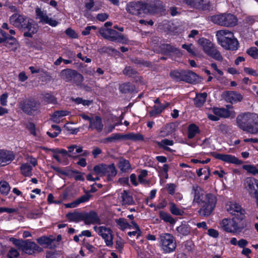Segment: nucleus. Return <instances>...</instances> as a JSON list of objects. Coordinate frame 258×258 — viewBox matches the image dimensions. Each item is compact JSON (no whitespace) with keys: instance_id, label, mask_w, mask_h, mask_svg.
<instances>
[{"instance_id":"13","label":"nucleus","mask_w":258,"mask_h":258,"mask_svg":"<svg viewBox=\"0 0 258 258\" xmlns=\"http://www.w3.org/2000/svg\"><path fill=\"white\" fill-rule=\"evenodd\" d=\"M244 187L251 197L258 192V180L253 177H247L244 181Z\"/></svg>"},{"instance_id":"39","label":"nucleus","mask_w":258,"mask_h":258,"mask_svg":"<svg viewBox=\"0 0 258 258\" xmlns=\"http://www.w3.org/2000/svg\"><path fill=\"white\" fill-rule=\"evenodd\" d=\"M183 1L192 7L204 8V0H180V3Z\"/></svg>"},{"instance_id":"38","label":"nucleus","mask_w":258,"mask_h":258,"mask_svg":"<svg viewBox=\"0 0 258 258\" xmlns=\"http://www.w3.org/2000/svg\"><path fill=\"white\" fill-rule=\"evenodd\" d=\"M200 133L199 127L195 124H191L188 127L187 137L192 139L196 135Z\"/></svg>"},{"instance_id":"33","label":"nucleus","mask_w":258,"mask_h":258,"mask_svg":"<svg viewBox=\"0 0 258 258\" xmlns=\"http://www.w3.org/2000/svg\"><path fill=\"white\" fill-rule=\"evenodd\" d=\"M69 112L64 110H60L55 111L51 117V120L56 123H59L62 117L69 114Z\"/></svg>"},{"instance_id":"57","label":"nucleus","mask_w":258,"mask_h":258,"mask_svg":"<svg viewBox=\"0 0 258 258\" xmlns=\"http://www.w3.org/2000/svg\"><path fill=\"white\" fill-rule=\"evenodd\" d=\"M182 48L185 49L190 55H195L196 54L194 48L192 44L188 45L183 44Z\"/></svg>"},{"instance_id":"44","label":"nucleus","mask_w":258,"mask_h":258,"mask_svg":"<svg viewBox=\"0 0 258 258\" xmlns=\"http://www.w3.org/2000/svg\"><path fill=\"white\" fill-rule=\"evenodd\" d=\"M118 167L122 172H128L131 169V165L129 162L125 159H120Z\"/></svg>"},{"instance_id":"41","label":"nucleus","mask_w":258,"mask_h":258,"mask_svg":"<svg viewBox=\"0 0 258 258\" xmlns=\"http://www.w3.org/2000/svg\"><path fill=\"white\" fill-rule=\"evenodd\" d=\"M117 225L122 230L132 228V224H130L124 218H119L116 221Z\"/></svg>"},{"instance_id":"9","label":"nucleus","mask_w":258,"mask_h":258,"mask_svg":"<svg viewBox=\"0 0 258 258\" xmlns=\"http://www.w3.org/2000/svg\"><path fill=\"white\" fill-rule=\"evenodd\" d=\"M94 173L97 176H107L108 178L116 175L117 171L113 164L106 165L100 164L94 167Z\"/></svg>"},{"instance_id":"47","label":"nucleus","mask_w":258,"mask_h":258,"mask_svg":"<svg viewBox=\"0 0 258 258\" xmlns=\"http://www.w3.org/2000/svg\"><path fill=\"white\" fill-rule=\"evenodd\" d=\"M224 17V14L213 16L211 18V20L215 24L223 26Z\"/></svg>"},{"instance_id":"5","label":"nucleus","mask_w":258,"mask_h":258,"mask_svg":"<svg viewBox=\"0 0 258 258\" xmlns=\"http://www.w3.org/2000/svg\"><path fill=\"white\" fill-rule=\"evenodd\" d=\"M220 225L223 230L231 233L241 231L244 227L241 221H238L235 217L224 218L221 221Z\"/></svg>"},{"instance_id":"60","label":"nucleus","mask_w":258,"mask_h":258,"mask_svg":"<svg viewBox=\"0 0 258 258\" xmlns=\"http://www.w3.org/2000/svg\"><path fill=\"white\" fill-rule=\"evenodd\" d=\"M176 185L174 183H168L166 184V188L168 193L171 195L175 194Z\"/></svg>"},{"instance_id":"35","label":"nucleus","mask_w":258,"mask_h":258,"mask_svg":"<svg viewBox=\"0 0 258 258\" xmlns=\"http://www.w3.org/2000/svg\"><path fill=\"white\" fill-rule=\"evenodd\" d=\"M178 233L182 236H186L190 233V227L186 223H182L176 228Z\"/></svg>"},{"instance_id":"46","label":"nucleus","mask_w":258,"mask_h":258,"mask_svg":"<svg viewBox=\"0 0 258 258\" xmlns=\"http://www.w3.org/2000/svg\"><path fill=\"white\" fill-rule=\"evenodd\" d=\"M10 190V186L6 181H0V192L2 194L7 195Z\"/></svg>"},{"instance_id":"12","label":"nucleus","mask_w":258,"mask_h":258,"mask_svg":"<svg viewBox=\"0 0 258 258\" xmlns=\"http://www.w3.org/2000/svg\"><path fill=\"white\" fill-rule=\"evenodd\" d=\"M35 13L37 18L40 20V23L48 24L53 27L58 25V22L52 18L49 17L46 11H42L41 9L37 8L35 10Z\"/></svg>"},{"instance_id":"1","label":"nucleus","mask_w":258,"mask_h":258,"mask_svg":"<svg viewBox=\"0 0 258 258\" xmlns=\"http://www.w3.org/2000/svg\"><path fill=\"white\" fill-rule=\"evenodd\" d=\"M192 194L194 195V203L201 206L199 212L203 216H209L216 206V197L212 194L205 195V192L200 186L195 185L192 187Z\"/></svg>"},{"instance_id":"14","label":"nucleus","mask_w":258,"mask_h":258,"mask_svg":"<svg viewBox=\"0 0 258 258\" xmlns=\"http://www.w3.org/2000/svg\"><path fill=\"white\" fill-rule=\"evenodd\" d=\"M222 98L228 102L235 103L241 101L243 99V96L235 91H227L222 93Z\"/></svg>"},{"instance_id":"43","label":"nucleus","mask_w":258,"mask_h":258,"mask_svg":"<svg viewBox=\"0 0 258 258\" xmlns=\"http://www.w3.org/2000/svg\"><path fill=\"white\" fill-rule=\"evenodd\" d=\"M68 174L74 178L76 180L84 181L85 180L83 176L84 173L77 170H70L68 171Z\"/></svg>"},{"instance_id":"61","label":"nucleus","mask_w":258,"mask_h":258,"mask_svg":"<svg viewBox=\"0 0 258 258\" xmlns=\"http://www.w3.org/2000/svg\"><path fill=\"white\" fill-rule=\"evenodd\" d=\"M119 90L122 93H126L131 90V86L129 84H122L119 86Z\"/></svg>"},{"instance_id":"2","label":"nucleus","mask_w":258,"mask_h":258,"mask_svg":"<svg viewBox=\"0 0 258 258\" xmlns=\"http://www.w3.org/2000/svg\"><path fill=\"white\" fill-rule=\"evenodd\" d=\"M218 43L225 49L235 50L238 48L239 43L234 34L228 30H221L217 32Z\"/></svg>"},{"instance_id":"53","label":"nucleus","mask_w":258,"mask_h":258,"mask_svg":"<svg viewBox=\"0 0 258 258\" xmlns=\"http://www.w3.org/2000/svg\"><path fill=\"white\" fill-rule=\"evenodd\" d=\"M246 53L254 59H258V49L255 47H251L246 50Z\"/></svg>"},{"instance_id":"62","label":"nucleus","mask_w":258,"mask_h":258,"mask_svg":"<svg viewBox=\"0 0 258 258\" xmlns=\"http://www.w3.org/2000/svg\"><path fill=\"white\" fill-rule=\"evenodd\" d=\"M19 255V252L17 249L11 248L8 254V256L9 258L17 257Z\"/></svg>"},{"instance_id":"37","label":"nucleus","mask_w":258,"mask_h":258,"mask_svg":"<svg viewBox=\"0 0 258 258\" xmlns=\"http://www.w3.org/2000/svg\"><path fill=\"white\" fill-rule=\"evenodd\" d=\"M207 94L206 93H203L197 94L195 98V104L197 107L202 106L205 102Z\"/></svg>"},{"instance_id":"10","label":"nucleus","mask_w":258,"mask_h":258,"mask_svg":"<svg viewBox=\"0 0 258 258\" xmlns=\"http://www.w3.org/2000/svg\"><path fill=\"white\" fill-rule=\"evenodd\" d=\"M257 118L258 116L256 114L248 112L238 115L236 118V122L237 125L245 131L247 126Z\"/></svg>"},{"instance_id":"19","label":"nucleus","mask_w":258,"mask_h":258,"mask_svg":"<svg viewBox=\"0 0 258 258\" xmlns=\"http://www.w3.org/2000/svg\"><path fill=\"white\" fill-rule=\"evenodd\" d=\"M161 52L163 53L169 54L171 56L180 57L182 53L180 50L173 47L168 44H164L161 46Z\"/></svg>"},{"instance_id":"63","label":"nucleus","mask_w":258,"mask_h":258,"mask_svg":"<svg viewBox=\"0 0 258 258\" xmlns=\"http://www.w3.org/2000/svg\"><path fill=\"white\" fill-rule=\"evenodd\" d=\"M44 100L48 103L55 104L56 103L55 98L52 95L47 94L44 97Z\"/></svg>"},{"instance_id":"15","label":"nucleus","mask_w":258,"mask_h":258,"mask_svg":"<svg viewBox=\"0 0 258 258\" xmlns=\"http://www.w3.org/2000/svg\"><path fill=\"white\" fill-rule=\"evenodd\" d=\"M22 28L25 31L24 36L31 37L38 31V26L32 20L27 19Z\"/></svg>"},{"instance_id":"40","label":"nucleus","mask_w":258,"mask_h":258,"mask_svg":"<svg viewBox=\"0 0 258 258\" xmlns=\"http://www.w3.org/2000/svg\"><path fill=\"white\" fill-rule=\"evenodd\" d=\"M131 224H132V228L131 229H134L136 230L132 232H128L127 233L128 235L131 237L133 236H136L138 238L142 234L140 227L135 221H131Z\"/></svg>"},{"instance_id":"27","label":"nucleus","mask_w":258,"mask_h":258,"mask_svg":"<svg viewBox=\"0 0 258 258\" xmlns=\"http://www.w3.org/2000/svg\"><path fill=\"white\" fill-rule=\"evenodd\" d=\"M85 223L87 224H100L101 221L97 214L94 212H91L84 217Z\"/></svg>"},{"instance_id":"29","label":"nucleus","mask_w":258,"mask_h":258,"mask_svg":"<svg viewBox=\"0 0 258 258\" xmlns=\"http://www.w3.org/2000/svg\"><path fill=\"white\" fill-rule=\"evenodd\" d=\"M85 6L87 11H97L101 8V5L95 3L94 0H86L85 3Z\"/></svg>"},{"instance_id":"32","label":"nucleus","mask_w":258,"mask_h":258,"mask_svg":"<svg viewBox=\"0 0 258 258\" xmlns=\"http://www.w3.org/2000/svg\"><path fill=\"white\" fill-rule=\"evenodd\" d=\"M37 242L41 245H44L46 247L52 248L53 240L52 239L46 237L42 236L37 239Z\"/></svg>"},{"instance_id":"31","label":"nucleus","mask_w":258,"mask_h":258,"mask_svg":"<svg viewBox=\"0 0 258 258\" xmlns=\"http://www.w3.org/2000/svg\"><path fill=\"white\" fill-rule=\"evenodd\" d=\"M21 174L26 177H30L32 175V167L28 163L22 164L20 167Z\"/></svg>"},{"instance_id":"20","label":"nucleus","mask_w":258,"mask_h":258,"mask_svg":"<svg viewBox=\"0 0 258 258\" xmlns=\"http://www.w3.org/2000/svg\"><path fill=\"white\" fill-rule=\"evenodd\" d=\"M118 200L122 205H131L134 204V201L131 193L127 190H123L119 194Z\"/></svg>"},{"instance_id":"24","label":"nucleus","mask_w":258,"mask_h":258,"mask_svg":"<svg viewBox=\"0 0 258 258\" xmlns=\"http://www.w3.org/2000/svg\"><path fill=\"white\" fill-rule=\"evenodd\" d=\"M143 9L142 2H134L128 4L126 8V11L133 15H139Z\"/></svg>"},{"instance_id":"25","label":"nucleus","mask_w":258,"mask_h":258,"mask_svg":"<svg viewBox=\"0 0 258 258\" xmlns=\"http://www.w3.org/2000/svg\"><path fill=\"white\" fill-rule=\"evenodd\" d=\"M183 75V81L189 83H197L201 81V78L191 71H184Z\"/></svg>"},{"instance_id":"8","label":"nucleus","mask_w":258,"mask_h":258,"mask_svg":"<svg viewBox=\"0 0 258 258\" xmlns=\"http://www.w3.org/2000/svg\"><path fill=\"white\" fill-rule=\"evenodd\" d=\"M160 243L161 248L165 253L174 251L176 247V243L173 236L169 233H163L160 236Z\"/></svg>"},{"instance_id":"6","label":"nucleus","mask_w":258,"mask_h":258,"mask_svg":"<svg viewBox=\"0 0 258 258\" xmlns=\"http://www.w3.org/2000/svg\"><path fill=\"white\" fill-rule=\"evenodd\" d=\"M226 211L236 218L238 221H242L245 218V211L241 206L233 201H228L226 204Z\"/></svg>"},{"instance_id":"18","label":"nucleus","mask_w":258,"mask_h":258,"mask_svg":"<svg viewBox=\"0 0 258 258\" xmlns=\"http://www.w3.org/2000/svg\"><path fill=\"white\" fill-rule=\"evenodd\" d=\"M15 159L13 152L9 151L0 150V166L10 164Z\"/></svg>"},{"instance_id":"54","label":"nucleus","mask_w":258,"mask_h":258,"mask_svg":"<svg viewBox=\"0 0 258 258\" xmlns=\"http://www.w3.org/2000/svg\"><path fill=\"white\" fill-rule=\"evenodd\" d=\"M162 111L163 110L161 107L160 106V104L158 105H156L153 107V110H151L149 113L151 116L155 117L157 115L160 114Z\"/></svg>"},{"instance_id":"21","label":"nucleus","mask_w":258,"mask_h":258,"mask_svg":"<svg viewBox=\"0 0 258 258\" xmlns=\"http://www.w3.org/2000/svg\"><path fill=\"white\" fill-rule=\"evenodd\" d=\"M103 124L101 118L99 116H92L89 128L100 132L103 128Z\"/></svg>"},{"instance_id":"4","label":"nucleus","mask_w":258,"mask_h":258,"mask_svg":"<svg viewBox=\"0 0 258 258\" xmlns=\"http://www.w3.org/2000/svg\"><path fill=\"white\" fill-rule=\"evenodd\" d=\"M198 44L207 55L219 61L222 60V56L210 40L202 37L198 40Z\"/></svg>"},{"instance_id":"56","label":"nucleus","mask_w":258,"mask_h":258,"mask_svg":"<svg viewBox=\"0 0 258 258\" xmlns=\"http://www.w3.org/2000/svg\"><path fill=\"white\" fill-rule=\"evenodd\" d=\"M148 175V171L146 170H142L140 171V174L138 176V179L139 181L142 183H146L145 177Z\"/></svg>"},{"instance_id":"11","label":"nucleus","mask_w":258,"mask_h":258,"mask_svg":"<svg viewBox=\"0 0 258 258\" xmlns=\"http://www.w3.org/2000/svg\"><path fill=\"white\" fill-rule=\"evenodd\" d=\"M21 106L26 113L33 115L38 112L40 103L34 99L26 100L22 102Z\"/></svg>"},{"instance_id":"36","label":"nucleus","mask_w":258,"mask_h":258,"mask_svg":"<svg viewBox=\"0 0 258 258\" xmlns=\"http://www.w3.org/2000/svg\"><path fill=\"white\" fill-rule=\"evenodd\" d=\"M121 138L130 140L134 141H142L144 139L143 136L139 134L131 133L121 136Z\"/></svg>"},{"instance_id":"30","label":"nucleus","mask_w":258,"mask_h":258,"mask_svg":"<svg viewBox=\"0 0 258 258\" xmlns=\"http://www.w3.org/2000/svg\"><path fill=\"white\" fill-rule=\"evenodd\" d=\"M5 45L11 50L15 51L19 47V44L16 38L12 36L6 38Z\"/></svg>"},{"instance_id":"22","label":"nucleus","mask_w":258,"mask_h":258,"mask_svg":"<svg viewBox=\"0 0 258 258\" xmlns=\"http://www.w3.org/2000/svg\"><path fill=\"white\" fill-rule=\"evenodd\" d=\"M27 19L21 15L14 14L10 18V22L16 27L22 28Z\"/></svg>"},{"instance_id":"55","label":"nucleus","mask_w":258,"mask_h":258,"mask_svg":"<svg viewBox=\"0 0 258 258\" xmlns=\"http://www.w3.org/2000/svg\"><path fill=\"white\" fill-rule=\"evenodd\" d=\"M75 73V72L74 71H73L70 69H67L62 71L61 74L64 79H66L67 81H68L70 80V77L71 75H74Z\"/></svg>"},{"instance_id":"42","label":"nucleus","mask_w":258,"mask_h":258,"mask_svg":"<svg viewBox=\"0 0 258 258\" xmlns=\"http://www.w3.org/2000/svg\"><path fill=\"white\" fill-rule=\"evenodd\" d=\"M160 218L166 222L169 223L170 224H173L175 223V221L172 217V216L168 213H167L164 211H160L159 212Z\"/></svg>"},{"instance_id":"17","label":"nucleus","mask_w":258,"mask_h":258,"mask_svg":"<svg viewBox=\"0 0 258 258\" xmlns=\"http://www.w3.org/2000/svg\"><path fill=\"white\" fill-rule=\"evenodd\" d=\"M99 32L102 37L111 41H118L120 37V34L112 29L102 28Z\"/></svg>"},{"instance_id":"59","label":"nucleus","mask_w":258,"mask_h":258,"mask_svg":"<svg viewBox=\"0 0 258 258\" xmlns=\"http://www.w3.org/2000/svg\"><path fill=\"white\" fill-rule=\"evenodd\" d=\"M53 157L55 159H56V160L58 162L60 163H64V164H66V160L67 158L64 157L62 156L61 155L59 154L54 153L53 155Z\"/></svg>"},{"instance_id":"28","label":"nucleus","mask_w":258,"mask_h":258,"mask_svg":"<svg viewBox=\"0 0 258 258\" xmlns=\"http://www.w3.org/2000/svg\"><path fill=\"white\" fill-rule=\"evenodd\" d=\"M224 26L232 27L237 24V19L236 17L230 14H224Z\"/></svg>"},{"instance_id":"50","label":"nucleus","mask_w":258,"mask_h":258,"mask_svg":"<svg viewBox=\"0 0 258 258\" xmlns=\"http://www.w3.org/2000/svg\"><path fill=\"white\" fill-rule=\"evenodd\" d=\"M173 145V141L171 140H168L167 139H163L161 140L159 143V145L164 149L165 150L171 151V150L168 147V146H172Z\"/></svg>"},{"instance_id":"7","label":"nucleus","mask_w":258,"mask_h":258,"mask_svg":"<svg viewBox=\"0 0 258 258\" xmlns=\"http://www.w3.org/2000/svg\"><path fill=\"white\" fill-rule=\"evenodd\" d=\"M94 231L103 239L105 245L108 247H112L113 245V234L112 230L105 226H95Z\"/></svg>"},{"instance_id":"34","label":"nucleus","mask_w":258,"mask_h":258,"mask_svg":"<svg viewBox=\"0 0 258 258\" xmlns=\"http://www.w3.org/2000/svg\"><path fill=\"white\" fill-rule=\"evenodd\" d=\"M68 220L71 222H78L82 220L84 216L78 212L69 213L66 215Z\"/></svg>"},{"instance_id":"23","label":"nucleus","mask_w":258,"mask_h":258,"mask_svg":"<svg viewBox=\"0 0 258 258\" xmlns=\"http://www.w3.org/2000/svg\"><path fill=\"white\" fill-rule=\"evenodd\" d=\"M159 2L155 0H148L147 3H143V10L145 13H154L156 12Z\"/></svg>"},{"instance_id":"45","label":"nucleus","mask_w":258,"mask_h":258,"mask_svg":"<svg viewBox=\"0 0 258 258\" xmlns=\"http://www.w3.org/2000/svg\"><path fill=\"white\" fill-rule=\"evenodd\" d=\"M68 152L70 154V156H75L76 154L83 152L81 147H78L76 145H72L68 147Z\"/></svg>"},{"instance_id":"3","label":"nucleus","mask_w":258,"mask_h":258,"mask_svg":"<svg viewBox=\"0 0 258 258\" xmlns=\"http://www.w3.org/2000/svg\"><path fill=\"white\" fill-rule=\"evenodd\" d=\"M12 242L18 248L23 252L29 255H33L36 253H39L43 250V249L36 243L30 240H23L18 239L14 237L10 238Z\"/></svg>"},{"instance_id":"16","label":"nucleus","mask_w":258,"mask_h":258,"mask_svg":"<svg viewBox=\"0 0 258 258\" xmlns=\"http://www.w3.org/2000/svg\"><path fill=\"white\" fill-rule=\"evenodd\" d=\"M213 111L214 114L224 118L228 117L230 116H234V111L233 110V106L231 105H227L226 108H214Z\"/></svg>"},{"instance_id":"64","label":"nucleus","mask_w":258,"mask_h":258,"mask_svg":"<svg viewBox=\"0 0 258 258\" xmlns=\"http://www.w3.org/2000/svg\"><path fill=\"white\" fill-rule=\"evenodd\" d=\"M8 94L6 93L2 94L0 97V102L2 105L6 106L7 104Z\"/></svg>"},{"instance_id":"49","label":"nucleus","mask_w":258,"mask_h":258,"mask_svg":"<svg viewBox=\"0 0 258 258\" xmlns=\"http://www.w3.org/2000/svg\"><path fill=\"white\" fill-rule=\"evenodd\" d=\"M184 71H172L170 73L171 77L176 80V81H183V72Z\"/></svg>"},{"instance_id":"26","label":"nucleus","mask_w":258,"mask_h":258,"mask_svg":"<svg viewBox=\"0 0 258 258\" xmlns=\"http://www.w3.org/2000/svg\"><path fill=\"white\" fill-rule=\"evenodd\" d=\"M217 159L221 160L228 163L239 164V160L234 156L230 154H218L216 155Z\"/></svg>"},{"instance_id":"48","label":"nucleus","mask_w":258,"mask_h":258,"mask_svg":"<svg viewBox=\"0 0 258 258\" xmlns=\"http://www.w3.org/2000/svg\"><path fill=\"white\" fill-rule=\"evenodd\" d=\"M247 133L256 134L258 133V123L256 121V120L254 121L252 123L249 124L247 126V128L245 131Z\"/></svg>"},{"instance_id":"58","label":"nucleus","mask_w":258,"mask_h":258,"mask_svg":"<svg viewBox=\"0 0 258 258\" xmlns=\"http://www.w3.org/2000/svg\"><path fill=\"white\" fill-rule=\"evenodd\" d=\"M91 197V195L89 194H85L80 198L77 199L76 200L78 205H79L81 203H85L88 202Z\"/></svg>"},{"instance_id":"52","label":"nucleus","mask_w":258,"mask_h":258,"mask_svg":"<svg viewBox=\"0 0 258 258\" xmlns=\"http://www.w3.org/2000/svg\"><path fill=\"white\" fill-rule=\"evenodd\" d=\"M170 210L171 213L177 216H181L182 215L184 212L178 208L175 204L172 203L170 204Z\"/></svg>"},{"instance_id":"51","label":"nucleus","mask_w":258,"mask_h":258,"mask_svg":"<svg viewBox=\"0 0 258 258\" xmlns=\"http://www.w3.org/2000/svg\"><path fill=\"white\" fill-rule=\"evenodd\" d=\"M242 168L249 174L254 175L258 174V169L253 165H244Z\"/></svg>"}]
</instances>
